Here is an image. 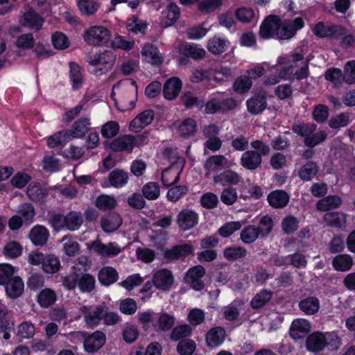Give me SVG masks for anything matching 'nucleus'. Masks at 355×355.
<instances>
[{
    "label": "nucleus",
    "mask_w": 355,
    "mask_h": 355,
    "mask_svg": "<svg viewBox=\"0 0 355 355\" xmlns=\"http://www.w3.org/2000/svg\"><path fill=\"white\" fill-rule=\"evenodd\" d=\"M143 137L138 135H124L113 140L110 144V148L113 151H128L130 152L134 147L141 144Z\"/></svg>",
    "instance_id": "nucleus-10"
},
{
    "label": "nucleus",
    "mask_w": 355,
    "mask_h": 355,
    "mask_svg": "<svg viewBox=\"0 0 355 355\" xmlns=\"http://www.w3.org/2000/svg\"><path fill=\"white\" fill-rule=\"evenodd\" d=\"M70 79L74 89L80 88L83 84V74L80 67L75 62L69 63Z\"/></svg>",
    "instance_id": "nucleus-51"
},
{
    "label": "nucleus",
    "mask_w": 355,
    "mask_h": 355,
    "mask_svg": "<svg viewBox=\"0 0 355 355\" xmlns=\"http://www.w3.org/2000/svg\"><path fill=\"white\" fill-rule=\"evenodd\" d=\"M317 129V125L312 123L301 122L295 124L292 127V130L297 135L303 137L304 140L309 137L311 133H313Z\"/></svg>",
    "instance_id": "nucleus-50"
},
{
    "label": "nucleus",
    "mask_w": 355,
    "mask_h": 355,
    "mask_svg": "<svg viewBox=\"0 0 355 355\" xmlns=\"http://www.w3.org/2000/svg\"><path fill=\"white\" fill-rule=\"evenodd\" d=\"M260 236L257 227L248 225L243 229L240 233L241 241L246 244L254 243Z\"/></svg>",
    "instance_id": "nucleus-53"
},
{
    "label": "nucleus",
    "mask_w": 355,
    "mask_h": 355,
    "mask_svg": "<svg viewBox=\"0 0 355 355\" xmlns=\"http://www.w3.org/2000/svg\"><path fill=\"white\" fill-rule=\"evenodd\" d=\"M225 336V332L222 327H214L207 332L206 342L209 347H218L223 343Z\"/></svg>",
    "instance_id": "nucleus-37"
},
{
    "label": "nucleus",
    "mask_w": 355,
    "mask_h": 355,
    "mask_svg": "<svg viewBox=\"0 0 355 355\" xmlns=\"http://www.w3.org/2000/svg\"><path fill=\"white\" fill-rule=\"evenodd\" d=\"M181 89V80L178 78H171L168 79L164 85V96L167 100H173L178 96Z\"/></svg>",
    "instance_id": "nucleus-23"
},
{
    "label": "nucleus",
    "mask_w": 355,
    "mask_h": 355,
    "mask_svg": "<svg viewBox=\"0 0 355 355\" xmlns=\"http://www.w3.org/2000/svg\"><path fill=\"white\" fill-rule=\"evenodd\" d=\"M57 300V294L51 288H46L42 289L37 296V301L42 308H49Z\"/></svg>",
    "instance_id": "nucleus-36"
},
{
    "label": "nucleus",
    "mask_w": 355,
    "mask_h": 355,
    "mask_svg": "<svg viewBox=\"0 0 355 355\" xmlns=\"http://www.w3.org/2000/svg\"><path fill=\"white\" fill-rule=\"evenodd\" d=\"M61 242L63 243L62 250L67 256L70 257L76 256L80 250V245L76 239L70 236H64Z\"/></svg>",
    "instance_id": "nucleus-40"
},
{
    "label": "nucleus",
    "mask_w": 355,
    "mask_h": 355,
    "mask_svg": "<svg viewBox=\"0 0 355 355\" xmlns=\"http://www.w3.org/2000/svg\"><path fill=\"white\" fill-rule=\"evenodd\" d=\"M227 164V159L223 155H214L210 157L205 163V168L208 171H216L220 170Z\"/></svg>",
    "instance_id": "nucleus-57"
},
{
    "label": "nucleus",
    "mask_w": 355,
    "mask_h": 355,
    "mask_svg": "<svg viewBox=\"0 0 355 355\" xmlns=\"http://www.w3.org/2000/svg\"><path fill=\"white\" fill-rule=\"evenodd\" d=\"M323 219L327 225L334 227H341L346 223L345 215L339 212H327Z\"/></svg>",
    "instance_id": "nucleus-44"
},
{
    "label": "nucleus",
    "mask_w": 355,
    "mask_h": 355,
    "mask_svg": "<svg viewBox=\"0 0 355 355\" xmlns=\"http://www.w3.org/2000/svg\"><path fill=\"white\" fill-rule=\"evenodd\" d=\"M21 24L33 29L39 30L42 24V18L32 9L28 10L22 15L20 19Z\"/></svg>",
    "instance_id": "nucleus-28"
},
{
    "label": "nucleus",
    "mask_w": 355,
    "mask_h": 355,
    "mask_svg": "<svg viewBox=\"0 0 355 355\" xmlns=\"http://www.w3.org/2000/svg\"><path fill=\"white\" fill-rule=\"evenodd\" d=\"M228 41L219 36H214L207 41V49L214 55H220L225 52Z\"/></svg>",
    "instance_id": "nucleus-33"
},
{
    "label": "nucleus",
    "mask_w": 355,
    "mask_h": 355,
    "mask_svg": "<svg viewBox=\"0 0 355 355\" xmlns=\"http://www.w3.org/2000/svg\"><path fill=\"white\" fill-rule=\"evenodd\" d=\"M182 46L187 55L195 59L202 58L206 54L205 50L199 44L184 42L182 44Z\"/></svg>",
    "instance_id": "nucleus-54"
},
{
    "label": "nucleus",
    "mask_w": 355,
    "mask_h": 355,
    "mask_svg": "<svg viewBox=\"0 0 355 355\" xmlns=\"http://www.w3.org/2000/svg\"><path fill=\"white\" fill-rule=\"evenodd\" d=\"M92 249L103 257H114L121 252V248L115 243L104 244L99 241L92 243Z\"/></svg>",
    "instance_id": "nucleus-15"
},
{
    "label": "nucleus",
    "mask_w": 355,
    "mask_h": 355,
    "mask_svg": "<svg viewBox=\"0 0 355 355\" xmlns=\"http://www.w3.org/2000/svg\"><path fill=\"white\" fill-rule=\"evenodd\" d=\"M191 80L193 83H198L202 82L203 84L207 87H214L215 85L212 83V80L210 78L209 69H196L192 75L191 76Z\"/></svg>",
    "instance_id": "nucleus-42"
},
{
    "label": "nucleus",
    "mask_w": 355,
    "mask_h": 355,
    "mask_svg": "<svg viewBox=\"0 0 355 355\" xmlns=\"http://www.w3.org/2000/svg\"><path fill=\"white\" fill-rule=\"evenodd\" d=\"M109 29L103 26H92L85 30L83 38L85 42L93 46H104L110 40Z\"/></svg>",
    "instance_id": "nucleus-7"
},
{
    "label": "nucleus",
    "mask_w": 355,
    "mask_h": 355,
    "mask_svg": "<svg viewBox=\"0 0 355 355\" xmlns=\"http://www.w3.org/2000/svg\"><path fill=\"white\" fill-rule=\"evenodd\" d=\"M304 22L301 17L293 21L281 20L276 16H269L261 24L260 36L263 39L276 37L279 40H289L294 37L297 31L304 27Z\"/></svg>",
    "instance_id": "nucleus-2"
},
{
    "label": "nucleus",
    "mask_w": 355,
    "mask_h": 355,
    "mask_svg": "<svg viewBox=\"0 0 355 355\" xmlns=\"http://www.w3.org/2000/svg\"><path fill=\"white\" fill-rule=\"evenodd\" d=\"M327 137V133L325 130H319L313 133H311L308 138L304 140L305 146L313 148L323 142Z\"/></svg>",
    "instance_id": "nucleus-59"
},
{
    "label": "nucleus",
    "mask_w": 355,
    "mask_h": 355,
    "mask_svg": "<svg viewBox=\"0 0 355 355\" xmlns=\"http://www.w3.org/2000/svg\"><path fill=\"white\" fill-rule=\"evenodd\" d=\"M154 119V112L151 110H145L139 114L130 123L131 131L137 132L150 124Z\"/></svg>",
    "instance_id": "nucleus-18"
},
{
    "label": "nucleus",
    "mask_w": 355,
    "mask_h": 355,
    "mask_svg": "<svg viewBox=\"0 0 355 355\" xmlns=\"http://www.w3.org/2000/svg\"><path fill=\"white\" fill-rule=\"evenodd\" d=\"M67 229L70 231L78 230L83 223L81 212L71 211L66 215Z\"/></svg>",
    "instance_id": "nucleus-47"
},
{
    "label": "nucleus",
    "mask_w": 355,
    "mask_h": 355,
    "mask_svg": "<svg viewBox=\"0 0 355 355\" xmlns=\"http://www.w3.org/2000/svg\"><path fill=\"white\" fill-rule=\"evenodd\" d=\"M327 137V133L325 130H319L313 133H311L308 138L304 140L305 146L313 148L323 142Z\"/></svg>",
    "instance_id": "nucleus-60"
},
{
    "label": "nucleus",
    "mask_w": 355,
    "mask_h": 355,
    "mask_svg": "<svg viewBox=\"0 0 355 355\" xmlns=\"http://www.w3.org/2000/svg\"><path fill=\"white\" fill-rule=\"evenodd\" d=\"M87 62L91 68V73L98 76L107 73L112 68L115 57L112 52L104 51L88 55Z\"/></svg>",
    "instance_id": "nucleus-5"
},
{
    "label": "nucleus",
    "mask_w": 355,
    "mask_h": 355,
    "mask_svg": "<svg viewBox=\"0 0 355 355\" xmlns=\"http://www.w3.org/2000/svg\"><path fill=\"white\" fill-rule=\"evenodd\" d=\"M313 33L320 37H333L335 35H343L345 28L340 26H330L323 22L318 23L313 29Z\"/></svg>",
    "instance_id": "nucleus-17"
},
{
    "label": "nucleus",
    "mask_w": 355,
    "mask_h": 355,
    "mask_svg": "<svg viewBox=\"0 0 355 355\" xmlns=\"http://www.w3.org/2000/svg\"><path fill=\"white\" fill-rule=\"evenodd\" d=\"M5 285L6 294L10 298H17L24 292V282L18 276H13Z\"/></svg>",
    "instance_id": "nucleus-25"
},
{
    "label": "nucleus",
    "mask_w": 355,
    "mask_h": 355,
    "mask_svg": "<svg viewBox=\"0 0 355 355\" xmlns=\"http://www.w3.org/2000/svg\"><path fill=\"white\" fill-rule=\"evenodd\" d=\"M205 275V269L200 265L190 268L186 273L185 281L192 288L196 291H201L205 284L202 278Z\"/></svg>",
    "instance_id": "nucleus-12"
},
{
    "label": "nucleus",
    "mask_w": 355,
    "mask_h": 355,
    "mask_svg": "<svg viewBox=\"0 0 355 355\" xmlns=\"http://www.w3.org/2000/svg\"><path fill=\"white\" fill-rule=\"evenodd\" d=\"M163 155L171 163V165L163 170L162 178H164L165 176L179 178L184 167V159L178 157L176 150L172 148H168L164 149Z\"/></svg>",
    "instance_id": "nucleus-9"
},
{
    "label": "nucleus",
    "mask_w": 355,
    "mask_h": 355,
    "mask_svg": "<svg viewBox=\"0 0 355 355\" xmlns=\"http://www.w3.org/2000/svg\"><path fill=\"white\" fill-rule=\"evenodd\" d=\"M224 257L230 261H235L243 258L247 254V250L242 246H232L226 248L223 252Z\"/></svg>",
    "instance_id": "nucleus-52"
},
{
    "label": "nucleus",
    "mask_w": 355,
    "mask_h": 355,
    "mask_svg": "<svg viewBox=\"0 0 355 355\" xmlns=\"http://www.w3.org/2000/svg\"><path fill=\"white\" fill-rule=\"evenodd\" d=\"M180 8L173 3H171L162 13L161 24L163 27L172 26L180 17Z\"/></svg>",
    "instance_id": "nucleus-20"
},
{
    "label": "nucleus",
    "mask_w": 355,
    "mask_h": 355,
    "mask_svg": "<svg viewBox=\"0 0 355 355\" xmlns=\"http://www.w3.org/2000/svg\"><path fill=\"white\" fill-rule=\"evenodd\" d=\"M111 98L119 110H131L137 100V86L135 81L130 79L119 81L112 87Z\"/></svg>",
    "instance_id": "nucleus-3"
},
{
    "label": "nucleus",
    "mask_w": 355,
    "mask_h": 355,
    "mask_svg": "<svg viewBox=\"0 0 355 355\" xmlns=\"http://www.w3.org/2000/svg\"><path fill=\"white\" fill-rule=\"evenodd\" d=\"M196 122L192 119L182 121L178 126V132L182 137H189L195 135Z\"/></svg>",
    "instance_id": "nucleus-46"
},
{
    "label": "nucleus",
    "mask_w": 355,
    "mask_h": 355,
    "mask_svg": "<svg viewBox=\"0 0 355 355\" xmlns=\"http://www.w3.org/2000/svg\"><path fill=\"white\" fill-rule=\"evenodd\" d=\"M248 110L253 114L262 112L266 107V95L259 94L248 99L246 102Z\"/></svg>",
    "instance_id": "nucleus-30"
},
{
    "label": "nucleus",
    "mask_w": 355,
    "mask_h": 355,
    "mask_svg": "<svg viewBox=\"0 0 355 355\" xmlns=\"http://www.w3.org/2000/svg\"><path fill=\"white\" fill-rule=\"evenodd\" d=\"M95 279L92 275L81 272L80 268L76 266H73L71 272L62 278L64 288L73 290L78 286L83 293L91 292L95 287Z\"/></svg>",
    "instance_id": "nucleus-4"
},
{
    "label": "nucleus",
    "mask_w": 355,
    "mask_h": 355,
    "mask_svg": "<svg viewBox=\"0 0 355 355\" xmlns=\"http://www.w3.org/2000/svg\"><path fill=\"white\" fill-rule=\"evenodd\" d=\"M69 139V132L68 130H65L49 137L46 142L49 148H54L64 144Z\"/></svg>",
    "instance_id": "nucleus-48"
},
{
    "label": "nucleus",
    "mask_w": 355,
    "mask_h": 355,
    "mask_svg": "<svg viewBox=\"0 0 355 355\" xmlns=\"http://www.w3.org/2000/svg\"><path fill=\"white\" fill-rule=\"evenodd\" d=\"M272 293L266 289L257 293L251 300L250 306L254 309H258L265 306L272 298Z\"/></svg>",
    "instance_id": "nucleus-41"
},
{
    "label": "nucleus",
    "mask_w": 355,
    "mask_h": 355,
    "mask_svg": "<svg viewBox=\"0 0 355 355\" xmlns=\"http://www.w3.org/2000/svg\"><path fill=\"white\" fill-rule=\"evenodd\" d=\"M193 251V248L191 244L178 245L166 249L164 257L167 261H175L189 255Z\"/></svg>",
    "instance_id": "nucleus-13"
},
{
    "label": "nucleus",
    "mask_w": 355,
    "mask_h": 355,
    "mask_svg": "<svg viewBox=\"0 0 355 355\" xmlns=\"http://www.w3.org/2000/svg\"><path fill=\"white\" fill-rule=\"evenodd\" d=\"M105 335L100 331H96L85 338L84 340V348L86 352L92 353L98 351L105 343Z\"/></svg>",
    "instance_id": "nucleus-16"
},
{
    "label": "nucleus",
    "mask_w": 355,
    "mask_h": 355,
    "mask_svg": "<svg viewBox=\"0 0 355 355\" xmlns=\"http://www.w3.org/2000/svg\"><path fill=\"white\" fill-rule=\"evenodd\" d=\"M209 74L210 78L212 80V83L215 85L216 83H220L231 79L234 76L232 69L227 67H221L216 69L210 68Z\"/></svg>",
    "instance_id": "nucleus-34"
},
{
    "label": "nucleus",
    "mask_w": 355,
    "mask_h": 355,
    "mask_svg": "<svg viewBox=\"0 0 355 355\" xmlns=\"http://www.w3.org/2000/svg\"><path fill=\"white\" fill-rule=\"evenodd\" d=\"M304 59L303 55L300 53H291L280 56L278 58L275 71H279L278 76H268L264 83L268 85H273L281 80H292L294 79H304L308 76V64L304 63L298 67L296 63Z\"/></svg>",
    "instance_id": "nucleus-1"
},
{
    "label": "nucleus",
    "mask_w": 355,
    "mask_h": 355,
    "mask_svg": "<svg viewBox=\"0 0 355 355\" xmlns=\"http://www.w3.org/2000/svg\"><path fill=\"white\" fill-rule=\"evenodd\" d=\"M198 214L191 209H183L177 216L178 226L184 231L194 227L198 224Z\"/></svg>",
    "instance_id": "nucleus-14"
},
{
    "label": "nucleus",
    "mask_w": 355,
    "mask_h": 355,
    "mask_svg": "<svg viewBox=\"0 0 355 355\" xmlns=\"http://www.w3.org/2000/svg\"><path fill=\"white\" fill-rule=\"evenodd\" d=\"M222 4V0H201L198 2V10L202 13H211L219 10Z\"/></svg>",
    "instance_id": "nucleus-58"
},
{
    "label": "nucleus",
    "mask_w": 355,
    "mask_h": 355,
    "mask_svg": "<svg viewBox=\"0 0 355 355\" xmlns=\"http://www.w3.org/2000/svg\"><path fill=\"white\" fill-rule=\"evenodd\" d=\"M268 201L272 207L279 209L287 205L289 202V196L286 192L282 190H276L268 196Z\"/></svg>",
    "instance_id": "nucleus-31"
},
{
    "label": "nucleus",
    "mask_w": 355,
    "mask_h": 355,
    "mask_svg": "<svg viewBox=\"0 0 355 355\" xmlns=\"http://www.w3.org/2000/svg\"><path fill=\"white\" fill-rule=\"evenodd\" d=\"M299 307L305 314L313 315L320 309V302L315 297H309L300 302Z\"/></svg>",
    "instance_id": "nucleus-38"
},
{
    "label": "nucleus",
    "mask_w": 355,
    "mask_h": 355,
    "mask_svg": "<svg viewBox=\"0 0 355 355\" xmlns=\"http://www.w3.org/2000/svg\"><path fill=\"white\" fill-rule=\"evenodd\" d=\"M178 179H175L171 184V188L167 193V198L171 202H177L180 198L188 192V187L186 185H177Z\"/></svg>",
    "instance_id": "nucleus-45"
},
{
    "label": "nucleus",
    "mask_w": 355,
    "mask_h": 355,
    "mask_svg": "<svg viewBox=\"0 0 355 355\" xmlns=\"http://www.w3.org/2000/svg\"><path fill=\"white\" fill-rule=\"evenodd\" d=\"M311 330L310 322L305 319L298 318L294 320L290 327V335L295 339L304 338Z\"/></svg>",
    "instance_id": "nucleus-19"
},
{
    "label": "nucleus",
    "mask_w": 355,
    "mask_h": 355,
    "mask_svg": "<svg viewBox=\"0 0 355 355\" xmlns=\"http://www.w3.org/2000/svg\"><path fill=\"white\" fill-rule=\"evenodd\" d=\"M192 332L191 327L188 324H182L175 327L171 332V338L173 340L178 341L185 340Z\"/></svg>",
    "instance_id": "nucleus-61"
},
{
    "label": "nucleus",
    "mask_w": 355,
    "mask_h": 355,
    "mask_svg": "<svg viewBox=\"0 0 355 355\" xmlns=\"http://www.w3.org/2000/svg\"><path fill=\"white\" fill-rule=\"evenodd\" d=\"M95 205L101 210L112 209L116 207V200L113 197L107 195H101L96 198Z\"/></svg>",
    "instance_id": "nucleus-62"
},
{
    "label": "nucleus",
    "mask_w": 355,
    "mask_h": 355,
    "mask_svg": "<svg viewBox=\"0 0 355 355\" xmlns=\"http://www.w3.org/2000/svg\"><path fill=\"white\" fill-rule=\"evenodd\" d=\"M333 266L338 271H347L352 267L353 259L349 254H339L333 259Z\"/></svg>",
    "instance_id": "nucleus-43"
},
{
    "label": "nucleus",
    "mask_w": 355,
    "mask_h": 355,
    "mask_svg": "<svg viewBox=\"0 0 355 355\" xmlns=\"http://www.w3.org/2000/svg\"><path fill=\"white\" fill-rule=\"evenodd\" d=\"M98 277L101 284L110 286L117 281L119 275L114 268L105 266L98 272Z\"/></svg>",
    "instance_id": "nucleus-35"
},
{
    "label": "nucleus",
    "mask_w": 355,
    "mask_h": 355,
    "mask_svg": "<svg viewBox=\"0 0 355 355\" xmlns=\"http://www.w3.org/2000/svg\"><path fill=\"white\" fill-rule=\"evenodd\" d=\"M325 78L331 81L336 87L340 86L345 82L344 73L337 68L330 69L326 71Z\"/></svg>",
    "instance_id": "nucleus-63"
},
{
    "label": "nucleus",
    "mask_w": 355,
    "mask_h": 355,
    "mask_svg": "<svg viewBox=\"0 0 355 355\" xmlns=\"http://www.w3.org/2000/svg\"><path fill=\"white\" fill-rule=\"evenodd\" d=\"M77 4L80 12L86 16L94 15L99 8L98 0H78Z\"/></svg>",
    "instance_id": "nucleus-49"
},
{
    "label": "nucleus",
    "mask_w": 355,
    "mask_h": 355,
    "mask_svg": "<svg viewBox=\"0 0 355 355\" xmlns=\"http://www.w3.org/2000/svg\"><path fill=\"white\" fill-rule=\"evenodd\" d=\"M153 284L155 287L162 291H168L174 283L173 272L166 268L157 270L153 275Z\"/></svg>",
    "instance_id": "nucleus-11"
},
{
    "label": "nucleus",
    "mask_w": 355,
    "mask_h": 355,
    "mask_svg": "<svg viewBox=\"0 0 355 355\" xmlns=\"http://www.w3.org/2000/svg\"><path fill=\"white\" fill-rule=\"evenodd\" d=\"M327 346L325 335L321 332H315L309 336L306 340L308 350L317 352L322 350Z\"/></svg>",
    "instance_id": "nucleus-24"
},
{
    "label": "nucleus",
    "mask_w": 355,
    "mask_h": 355,
    "mask_svg": "<svg viewBox=\"0 0 355 355\" xmlns=\"http://www.w3.org/2000/svg\"><path fill=\"white\" fill-rule=\"evenodd\" d=\"M49 232L47 229L41 225H36L32 228L29 238L35 245H44L48 241Z\"/></svg>",
    "instance_id": "nucleus-32"
},
{
    "label": "nucleus",
    "mask_w": 355,
    "mask_h": 355,
    "mask_svg": "<svg viewBox=\"0 0 355 355\" xmlns=\"http://www.w3.org/2000/svg\"><path fill=\"white\" fill-rule=\"evenodd\" d=\"M79 313L80 315L77 319L82 316L87 328H94L102 320V315L104 313V306L83 305L79 308Z\"/></svg>",
    "instance_id": "nucleus-8"
},
{
    "label": "nucleus",
    "mask_w": 355,
    "mask_h": 355,
    "mask_svg": "<svg viewBox=\"0 0 355 355\" xmlns=\"http://www.w3.org/2000/svg\"><path fill=\"white\" fill-rule=\"evenodd\" d=\"M342 202L338 196H329L318 201L316 207L318 210L325 211L337 208Z\"/></svg>",
    "instance_id": "nucleus-39"
},
{
    "label": "nucleus",
    "mask_w": 355,
    "mask_h": 355,
    "mask_svg": "<svg viewBox=\"0 0 355 355\" xmlns=\"http://www.w3.org/2000/svg\"><path fill=\"white\" fill-rule=\"evenodd\" d=\"M147 23L133 16L128 20L127 30L134 33H144L147 28Z\"/></svg>",
    "instance_id": "nucleus-55"
},
{
    "label": "nucleus",
    "mask_w": 355,
    "mask_h": 355,
    "mask_svg": "<svg viewBox=\"0 0 355 355\" xmlns=\"http://www.w3.org/2000/svg\"><path fill=\"white\" fill-rule=\"evenodd\" d=\"M261 155L254 150H247L241 157V165L249 170H254L261 164Z\"/></svg>",
    "instance_id": "nucleus-26"
},
{
    "label": "nucleus",
    "mask_w": 355,
    "mask_h": 355,
    "mask_svg": "<svg viewBox=\"0 0 355 355\" xmlns=\"http://www.w3.org/2000/svg\"><path fill=\"white\" fill-rule=\"evenodd\" d=\"M122 218L116 212H110L103 216L101 220V225L103 231L112 232L116 231L121 225Z\"/></svg>",
    "instance_id": "nucleus-21"
},
{
    "label": "nucleus",
    "mask_w": 355,
    "mask_h": 355,
    "mask_svg": "<svg viewBox=\"0 0 355 355\" xmlns=\"http://www.w3.org/2000/svg\"><path fill=\"white\" fill-rule=\"evenodd\" d=\"M318 166L314 162H307L297 169L299 178H313L317 175Z\"/></svg>",
    "instance_id": "nucleus-56"
},
{
    "label": "nucleus",
    "mask_w": 355,
    "mask_h": 355,
    "mask_svg": "<svg viewBox=\"0 0 355 355\" xmlns=\"http://www.w3.org/2000/svg\"><path fill=\"white\" fill-rule=\"evenodd\" d=\"M28 261L34 266L42 264L43 271L48 274L55 273L60 268L59 258L53 254H44L38 251L31 252Z\"/></svg>",
    "instance_id": "nucleus-6"
},
{
    "label": "nucleus",
    "mask_w": 355,
    "mask_h": 355,
    "mask_svg": "<svg viewBox=\"0 0 355 355\" xmlns=\"http://www.w3.org/2000/svg\"><path fill=\"white\" fill-rule=\"evenodd\" d=\"M175 324V318L166 312H161L157 314V320L152 323L153 327L157 331L162 332L168 331Z\"/></svg>",
    "instance_id": "nucleus-27"
},
{
    "label": "nucleus",
    "mask_w": 355,
    "mask_h": 355,
    "mask_svg": "<svg viewBox=\"0 0 355 355\" xmlns=\"http://www.w3.org/2000/svg\"><path fill=\"white\" fill-rule=\"evenodd\" d=\"M196 348V343L191 339L180 340L177 345V351L180 355H192Z\"/></svg>",
    "instance_id": "nucleus-64"
},
{
    "label": "nucleus",
    "mask_w": 355,
    "mask_h": 355,
    "mask_svg": "<svg viewBox=\"0 0 355 355\" xmlns=\"http://www.w3.org/2000/svg\"><path fill=\"white\" fill-rule=\"evenodd\" d=\"M141 54L146 62L158 64L162 62V57L157 48L154 45L147 44L141 49Z\"/></svg>",
    "instance_id": "nucleus-29"
},
{
    "label": "nucleus",
    "mask_w": 355,
    "mask_h": 355,
    "mask_svg": "<svg viewBox=\"0 0 355 355\" xmlns=\"http://www.w3.org/2000/svg\"><path fill=\"white\" fill-rule=\"evenodd\" d=\"M90 119L87 117H83L77 120L69 130V138L81 139L88 132L90 129Z\"/></svg>",
    "instance_id": "nucleus-22"
}]
</instances>
